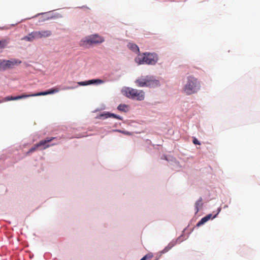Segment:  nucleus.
Masks as SVG:
<instances>
[{"mask_svg": "<svg viewBox=\"0 0 260 260\" xmlns=\"http://www.w3.org/2000/svg\"><path fill=\"white\" fill-rule=\"evenodd\" d=\"M201 88V84L197 78L190 76L187 77V81L183 87L182 90L187 95L197 93Z\"/></svg>", "mask_w": 260, "mask_h": 260, "instance_id": "nucleus-1", "label": "nucleus"}, {"mask_svg": "<svg viewBox=\"0 0 260 260\" xmlns=\"http://www.w3.org/2000/svg\"><path fill=\"white\" fill-rule=\"evenodd\" d=\"M135 83L140 87L155 88L160 85L159 81L151 76L141 77L135 81Z\"/></svg>", "mask_w": 260, "mask_h": 260, "instance_id": "nucleus-2", "label": "nucleus"}, {"mask_svg": "<svg viewBox=\"0 0 260 260\" xmlns=\"http://www.w3.org/2000/svg\"><path fill=\"white\" fill-rule=\"evenodd\" d=\"M122 92L123 95L129 99L138 101H142L144 99L145 94L142 90H138L131 87H124L122 89Z\"/></svg>", "mask_w": 260, "mask_h": 260, "instance_id": "nucleus-3", "label": "nucleus"}, {"mask_svg": "<svg viewBox=\"0 0 260 260\" xmlns=\"http://www.w3.org/2000/svg\"><path fill=\"white\" fill-rule=\"evenodd\" d=\"M157 60V57L155 54L149 53L143 54H139L135 58L136 62L139 64L146 63L152 65L155 64Z\"/></svg>", "mask_w": 260, "mask_h": 260, "instance_id": "nucleus-4", "label": "nucleus"}, {"mask_svg": "<svg viewBox=\"0 0 260 260\" xmlns=\"http://www.w3.org/2000/svg\"><path fill=\"white\" fill-rule=\"evenodd\" d=\"M104 41V39L98 35H93L82 39L80 42L81 46L88 47L93 44L102 43Z\"/></svg>", "mask_w": 260, "mask_h": 260, "instance_id": "nucleus-5", "label": "nucleus"}, {"mask_svg": "<svg viewBox=\"0 0 260 260\" xmlns=\"http://www.w3.org/2000/svg\"><path fill=\"white\" fill-rule=\"evenodd\" d=\"M21 61L16 59L12 60H0V70H5L7 69L12 68L15 65L19 64Z\"/></svg>", "mask_w": 260, "mask_h": 260, "instance_id": "nucleus-6", "label": "nucleus"}, {"mask_svg": "<svg viewBox=\"0 0 260 260\" xmlns=\"http://www.w3.org/2000/svg\"><path fill=\"white\" fill-rule=\"evenodd\" d=\"M220 211H221V208H218L217 209L216 213L215 214H214V215H212V214H209L207 215L206 216L204 217L203 218H202L201 219V220L197 223V225L198 226H199L203 224L204 223H205L206 222L208 221L209 219H213V218H215L217 216V215L219 214V213L220 212Z\"/></svg>", "mask_w": 260, "mask_h": 260, "instance_id": "nucleus-7", "label": "nucleus"}, {"mask_svg": "<svg viewBox=\"0 0 260 260\" xmlns=\"http://www.w3.org/2000/svg\"><path fill=\"white\" fill-rule=\"evenodd\" d=\"M59 91V89L57 88H53L50 89H49L47 91H43V92H40L38 93H35L33 94H30V96H40V95H46L47 94H53L57 93Z\"/></svg>", "mask_w": 260, "mask_h": 260, "instance_id": "nucleus-8", "label": "nucleus"}, {"mask_svg": "<svg viewBox=\"0 0 260 260\" xmlns=\"http://www.w3.org/2000/svg\"><path fill=\"white\" fill-rule=\"evenodd\" d=\"M104 83V81L101 79H92L86 81L79 82L78 84L81 86H85L92 84H102Z\"/></svg>", "mask_w": 260, "mask_h": 260, "instance_id": "nucleus-9", "label": "nucleus"}, {"mask_svg": "<svg viewBox=\"0 0 260 260\" xmlns=\"http://www.w3.org/2000/svg\"><path fill=\"white\" fill-rule=\"evenodd\" d=\"M30 97L29 94H22L16 96H9L5 97L2 101H0V103L3 102H7L12 100H17L26 98Z\"/></svg>", "mask_w": 260, "mask_h": 260, "instance_id": "nucleus-10", "label": "nucleus"}, {"mask_svg": "<svg viewBox=\"0 0 260 260\" xmlns=\"http://www.w3.org/2000/svg\"><path fill=\"white\" fill-rule=\"evenodd\" d=\"M37 31H34L33 32H31V33L29 34L27 36L24 37L23 38L22 40L31 42L33 41L35 39H38V37Z\"/></svg>", "mask_w": 260, "mask_h": 260, "instance_id": "nucleus-11", "label": "nucleus"}, {"mask_svg": "<svg viewBox=\"0 0 260 260\" xmlns=\"http://www.w3.org/2000/svg\"><path fill=\"white\" fill-rule=\"evenodd\" d=\"M39 39L43 38H47L50 37L52 35V32L49 30H44L37 31Z\"/></svg>", "mask_w": 260, "mask_h": 260, "instance_id": "nucleus-12", "label": "nucleus"}, {"mask_svg": "<svg viewBox=\"0 0 260 260\" xmlns=\"http://www.w3.org/2000/svg\"><path fill=\"white\" fill-rule=\"evenodd\" d=\"M100 117H103L104 118L112 117V118H116V119H117L119 120H122V118L120 116H118V115H115L113 113H106L102 114L100 115Z\"/></svg>", "mask_w": 260, "mask_h": 260, "instance_id": "nucleus-13", "label": "nucleus"}, {"mask_svg": "<svg viewBox=\"0 0 260 260\" xmlns=\"http://www.w3.org/2000/svg\"><path fill=\"white\" fill-rule=\"evenodd\" d=\"M55 138H46L45 139L41 140L39 143H38L36 146H49V145H47V143L50 142L52 140L54 139Z\"/></svg>", "mask_w": 260, "mask_h": 260, "instance_id": "nucleus-14", "label": "nucleus"}, {"mask_svg": "<svg viewBox=\"0 0 260 260\" xmlns=\"http://www.w3.org/2000/svg\"><path fill=\"white\" fill-rule=\"evenodd\" d=\"M176 244V241H171L161 252L162 254L165 253L169 251Z\"/></svg>", "mask_w": 260, "mask_h": 260, "instance_id": "nucleus-15", "label": "nucleus"}, {"mask_svg": "<svg viewBox=\"0 0 260 260\" xmlns=\"http://www.w3.org/2000/svg\"><path fill=\"white\" fill-rule=\"evenodd\" d=\"M176 244V241H171L161 252L162 254L165 253L169 251Z\"/></svg>", "mask_w": 260, "mask_h": 260, "instance_id": "nucleus-16", "label": "nucleus"}, {"mask_svg": "<svg viewBox=\"0 0 260 260\" xmlns=\"http://www.w3.org/2000/svg\"><path fill=\"white\" fill-rule=\"evenodd\" d=\"M128 48L131 49L132 51L135 52H139V47L137 45L134 43H129L127 45Z\"/></svg>", "mask_w": 260, "mask_h": 260, "instance_id": "nucleus-17", "label": "nucleus"}, {"mask_svg": "<svg viewBox=\"0 0 260 260\" xmlns=\"http://www.w3.org/2000/svg\"><path fill=\"white\" fill-rule=\"evenodd\" d=\"M202 198H200L199 200L196 202L195 204V208L196 209V212H198L199 210L200 207H201L203 205L202 204Z\"/></svg>", "mask_w": 260, "mask_h": 260, "instance_id": "nucleus-18", "label": "nucleus"}, {"mask_svg": "<svg viewBox=\"0 0 260 260\" xmlns=\"http://www.w3.org/2000/svg\"><path fill=\"white\" fill-rule=\"evenodd\" d=\"M117 109L120 111L126 112L127 110V106L124 104H120L118 106Z\"/></svg>", "mask_w": 260, "mask_h": 260, "instance_id": "nucleus-19", "label": "nucleus"}, {"mask_svg": "<svg viewBox=\"0 0 260 260\" xmlns=\"http://www.w3.org/2000/svg\"><path fill=\"white\" fill-rule=\"evenodd\" d=\"M8 43L6 40L0 41V52L6 47Z\"/></svg>", "mask_w": 260, "mask_h": 260, "instance_id": "nucleus-20", "label": "nucleus"}, {"mask_svg": "<svg viewBox=\"0 0 260 260\" xmlns=\"http://www.w3.org/2000/svg\"><path fill=\"white\" fill-rule=\"evenodd\" d=\"M193 143L196 145H200L201 143L196 138H193L192 140Z\"/></svg>", "mask_w": 260, "mask_h": 260, "instance_id": "nucleus-21", "label": "nucleus"}, {"mask_svg": "<svg viewBox=\"0 0 260 260\" xmlns=\"http://www.w3.org/2000/svg\"><path fill=\"white\" fill-rule=\"evenodd\" d=\"M147 255L144 256L143 257H142L140 260H146L147 258Z\"/></svg>", "mask_w": 260, "mask_h": 260, "instance_id": "nucleus-22", "label": "nucleus"}, {"mask_svg": "<svg viewBox=\"0 0 260 260\" xmlns=\"http://www.w3.org/2000/svg\"><path fill=\"white\" fill-rule=\"evenodd\" d=\"M147 255L144 256L143 257H142L140 260H146L147 258Z\"/></svg>", "mask_w": 260, "mask_h": 260, "instance_id": "nucleus-23", "label": "nucleus"}, {"mask_svg": "<svg viewBox=\"0 0 260 260\" xmlns=\"http://www.w3.org/2000/svg\"><path fill=\"white\" fill-rule=\"evenodd\" d=\"M147 255L144 256L143 257H142L140 260H146L147 258Z\"/></svg>", "mask_w": 260, "mask_h": 260, "instance_id": "nucleus-24", "label": "nucleus"}, {"mask_svg": "<svg viewBox=\"0 0 260 260\" xmlns=\"http://www.w3.org/2000/svg\"><path fill=\"white\" fill-rule=\"evenodd\" d=\"M36 149L35 147V148H32L31 150H30V152H32L34 151H35V150Z\"/></svg>", "mask_w": 260, "mask_h": 260, "instance_id": "nucleus-25", "label": "nucleus"}]
</instances>
